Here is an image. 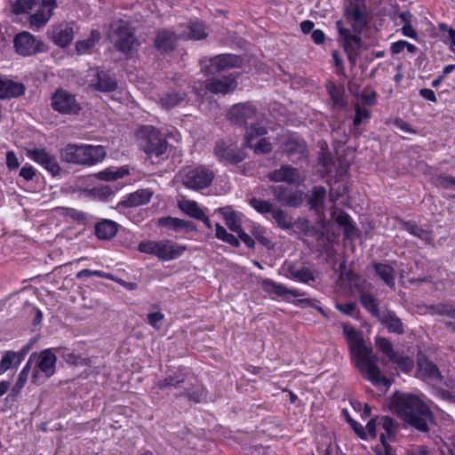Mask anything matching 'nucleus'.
<instances>
[{"label": "nucleus", "mask_w": 455, "mask_h": 455, "mask_svg": "<svg viewBox=\"0 0 455 455\" xmlns=\"http://www.w3.org/2000/svg\"><path fill=\"white\" fill-rule=\"evenodd\" d=\"M343 331L348 342L352 361L360 372L373 385L382 384L389 387L391 380L381 375L372 347L365 345L361 334L355 328L345 325Z\"/></svg>", "instance_id": "obj_1"}, {"label": "nucleus", "mask_w": 455, "mask_h": 455, "mask_svg": "<svg viewBox=\"0 0 455 455\" xmlns=\"http://www.w3.org/2000/svg\"><path fill=\"white\" fill-rule=\"evenodd\" d=\"M394 406L398 416L406 423L421 432L428 431L427 419L431 412L418 396L398 394L394 397Z\"/></svg>", "instance_id": "obj_2"}, {"label": "nucleus", "mask_w": 455, "mask_h": 455, "mask_svg": "<svg viewBox=\"0 0 455 455\" xmlns=\"http://www.w3.org/2000/svg\"><path fill=\"white\" fill-rule=\"evenodd\" d=\"M107 156L103 146L68 144L60 150V157L70 164L92 166L102 162Z\"/></svg>", "instance_id": "obj_3"}, {"label": "nucleus", "mask_w": 455, "mask_h": 455, "mask_svg": "<svg viewBox=\"0 0 455 455\" xmlns=\"http://www.w3.org/2000/svg\"><path fill=\"white\" fill-rule=\"evenodd\" d=\"M110 31L116 37L114 46L118 52L132 54L138 51L140 42L128 21L124 20L113 21L110 24Z\"/></svg>", "instance_id": "obj_4"}, {"label": "nucleus", "mask_w": 455, "mask_h": 455, "mask_svg": "<svg viewBox=\"0 0 455 455\" xmlns=\"http://www.w3.org/2000/svg\"><path fill=\"white\" fill-rule=\"evenodd\" d=\"M168 145L164 134L153 126H144L139 132V146L149 157L164 155Z\"/></svg>", "instance_id": "obj_5"}, {"label": "nucleus", "mask_w": 455, "mask_h": 455, "mask_svg": "<svg viewBox=\"0 0 455 455\" xmlns=\"http://www.w3.org/2000/svg\"><path fill=\"white\" fill-rule=\"evenodd\" d=\"M182 184L193 190H199L209 187L214 178L212 172L199 167H186L180 172Z\"/></svg>", "instance_id": "obj_6"}, {"label": "nucleus", "mask_w": 455, "mask_h": 455, "mask_svg": "<svg viewBox=\"0 0 455 455\" xmlns=\"http://www.w3.org/2000/svg\"><path fill=\"white\" fill-rule=\"evenodd\" d=\"M269 190L274 199L283 207L299 208L302 205L305 193L300 189H295L288 186H271Z\"/></svg>", "instance_id": "obj_7"}, {"label": "nucleus", "mask_w": 455, "mask_h": 455, "mask_svg": "<svg viewBox=\"0 0 455 455\" xmlns=\"http://www.w3.org/2000/svg\"><path fill=\"white\" fill-rule=\"evenodd\" d=\"M227 116L232 124L244 128L258 121L256 108L248 102L233 105Z\"/></svg>", "instance_id": "obj_8"}, {"label": "nucleus", "mask_w": 455, "mask_h": 455, "mask_svg": "<svg viewBox=\"0 0 455 455\" xmlns=\"http://www.w3.org/2000/svg\"><path fill=\"white\" fill-rule=\"evenodd\" d=\"M14 47L17 53L23 56L42 53L46 50V46L43 41L26 31L15 36Z\"/></svg>", "instance_id": "obj_9"}, {"label": "nucleus", "mask_w": 455, "mask_h": 455, "mask_svg": "<svg viewBox=\"0 0 455 455\" xmlns=\"http://www.w3.org/2000/svg\"><path fill=\"white\" fill-rule=\"evenodd\" d=\"M27 156L44 167L52 176H57L60 173L61 169L56 156L48 152L45 148H28Z\"/></svg>", "instance_id": "obj_10"}, {"label": "nucleus", "mask_w": 455, "mask_h": 455, "mask_svg": "<svg viewBox=\"0 0 455 455\" xmlns=\"http://www.w3.org/2000/svg\"><path fill=\"white\" fill-rule=\"evenodd\" d=\"M267 178L271 182L293 186H300L304 181L299 170L289 164H283L280 168L269 172Z\"/></svg>", "instance_id": "obj_11"}, {"label": "nucleus", "mask_w": 455, "mask_h": 455, "mask_svg": "<svg viewBox=\"0 0 455 455\" xmlns=\"http://www.w3.org/2000/svg\"><path fill=\"white\" fill-rule=\"evenodd\" d=\"M215 156L219 161L229 164H237L245 159V153L231 144L223 140H217L213 149Z\"/></svg>", "instance_id": "obj_12"}, {"label": "nucleus", "mask_w": 455, "mask_h": 455, "mask_svg": "<svg viewBox=\"0 0 455 455\" xmlns=\"http://www.w3.org/2000/svg\"><path fill=\"white\" fill-rule=\"evenodd\" d=\"M52 107L61 114L76 115L81 110L75 95L58 90L52 98Z\"/></svg>", "instance_id": "obj_13"}, {"label": "nucleus", "mask_w": 455, "mask_h": 455, "mask_svg": "<svg viewBox=\"0 0 455 455\" xmlns=\"http://www.w3.org/2000/svg\"><path fill=\"white\" fill-rule=\"evenodd\" d=\"M243 59H202L201 70L206 76L216 75L228 68H238Z\"/></svg>", "instance_id": "obj_14"}, {"label": "nucleus", "mask_w": 455, "mask_h": 455, "mask_svg": "<svg viewBox=\"0 0 455 455\" xmlns=\"http://www.w3.org/2000/svg\"><path fill=\"white\" fill-rule=\"evenodd\" d=\"M180 37V31L174 32L163 28L156 32L154 39V46L161 54H169L177 47Z\"/></svg>", "instance_id": "obj_15"}, {"label": "nucleus", "mask_w": 455, "mask_h": 455, "mask_svg": "<svg viewBox=\"0 0 455 455\" xmlns=\"http://www.w3.org/2000/svg\"><path fill=\"white\" fill-rule=\"evenodd\" d=\"M187 250L186 245L172 240H160L158 241L156 257L162 261H171L179 259Z\"/></svg>", "instance_id": "obj_16"}, {"label": "nucleus", "mask_w": 455, "mask_h": 455, "mask_svg": "<svg viewBox=\"0 0 455 455\" xmlns=\"http://www.w3.org/2000/svg\"><path fill=\"white\" fill-rule=\"evenodd\" d=\"M179 31L180 37L184 40H203L208 36L205 23L200 20H190L180 25Z\"/></svg>", "instance_id": "obj_17"}, {"label": "nucleus", "mask_w": 455, "mask_h": 455, "mask_svg": "<svg viewBox=\"0 0 455 455\" xmlns=\"http://www.w3.org/2000/svg\"><path fill=\"white\" fill-rule=\"evenodd\" d=\"M336 25L339 31V40L347 53V57H352V54L356 53L361 48L362 39L358 35H353L349 29L343 28L341 20H338Z\"/></svg>", "instance_id": "obj_18"}, {"label": "nucleus", "mask_w": 455, "mask_h": 455, "mask_svg": "<svg viewBox=\"0 0 455 455\" xmlns=\"http://www.w3.org/2000/svg\"><path fill=\"white\" fill-rule=\"evenodd\" d=\"M39 8L29 18L31 26L37 28L44 26L52 16L53 9L57 7L56 0H39Z\"/></svg>", "instance_id": "obj_19"}, {"label": "nucleus", "mask_w": 455, "mask_h": 455, "mask_svg": "<svg viewBox=\"0 0 455 455\" xmlns=\"http://www.w3.org/2000/svg\"><path fill=\"white\" fill-rule=\"evenodd\" d=\"M50 39L59 47L65 48L73 41L75 33L69 25H58L52 27L47 32Z\"/></svg>", "instance_id": "obj_20"}, {"label": "nucleus", "mask_w": 455, "mask_h": 455, "mask_svg": "<svg viewBox=\"0 0 455 455\" xmlns=\"http://www.w3.org/2000/svg\"><path fill=\"white\" fill-rule=\"evenodd\" d=\"M237 76L238 73H232L228 76H223L222 78H213L205 84V87L208 91L213 93L227 94L236 88Z\"/></svg>", "instance_id": "obj_21"}, {"label": "nucleus", "mask_w": 455, "mask_h": 455, "mask_svg": "<svg viewBox=\"0 0 455 455\" xmlns=\"http://www.w3.org/2000/svg\"><path fill=\"white\" fill-rule=\"evenodd\" d=\"M283 270L286 277L303 283L315 280L314 273L308 267H299L293 262L285 261L283 265Z\"/></svg>", "instance_id": "obj_22"}, {"label": "nucleus", "mask_w": 455, "mask_h": 455, "mask_svg": "<svg viewBox=\"0 0 455 455\" xmlns=\"http://www.w3.org/2000/svg\"><path fill=\"white\" fill-rule=\"evenodd\" d=\"M282 149L290 158L297 157L299 159L306 156L307 145L301 137L291 134L283 143Z\"/></svg>", "instance_id": "obj_23"}, {"label": "nucleus", "mask_w": 455, "mask_h": 455, "mask_svg": "<svg viewBox=\"0 0 455 455\" xmlns=\"http://www.w3.org/2000/svg\"><path fill=\"white\" fill-rule=\"evenodd\" d=\"M417 374L424 379L439 381L442 379L441 372L438 367L424 355L418 356Z\"/></svg>", "instance_id": "obj_24"}, {"label": "nucleus", "mask_w": 455, "mask_h": 455, "mask_svg": "<svg viewBox=\"0 0 455 455\" xmlns=\"http://www.w3.org/2000/svg\"><path fill=\"white\" fill-rule=\"evenodd\" d=\"M261 288L268 295H275L281 298H287L290 295L293 297L304 295V292H300L295 289H289L284 284L275 283L271 279H264L261 282Z\"/></svg>", "instance_id": "obj_25"}, {"label": "nucleus", "mask_w": 455, "mask_h": 455, "mask_svg": "<svg viewBox=\"0 0 455 455\" xmlns=\"http://www.w3.org/2000/svg\"><path fill=\"white\" fill-rule=\"evenodd\" d=\"M95 80H92V87L99 92H112L117 88V82L110 73L96 69Z\"/></svg>", "instance_id": "obj_26"}, {"label": "nucleus", "mask_w": 455, "mask_h": 455, "mask_svg": "<svg viewBox=\"0 0 455 455\" xmlns=\"http://www.w3.org/2000/svg\"><path fill=\"white\" fill-rule=\"evenodd\" d=\"M158 226L167 228L175 232H184L186 234L196 231V225L193 221L171 216L158 219Z\"/></svg>", "instance_id": "obj_27"}, {"label": "nucleus", "mask_w": 455, "mask_h": 455, "mask_svg": "<svg viewBox=\"0 0 455 455\" xmlns=\"http://www.w3.org/2000/svg\"><path fill=\"white\" fill-rule=\"evenodd\" d=\"M153 196V192L148 188L138 189L133 193L127 195L119 205L129 208L137 207L148 204Z\"/></svg>", "instance_id": "obj_28"}, {"label": "nucleus", "mask_w": 455, "mask_h": 455, "mask_svg": "<svg viewBox=\"0 0 455 455\" xmlns=\"http://www.w3.org/2000/svg\"><path fill=\"white\" fill-rule=\"evenodd\" d=\"M25 86L21 83L0 77V99H12L23 95Z\"/></svg>", "instance_id": "obj_29"}, {"label": "nucleus", "mask_w": 455, "mask_h": 455, "mask_svg": "<svg viewBox=\"0 0 455 455\" xmlns=\"http://www.w3.org/2000/svg\"><path fill=\"white\" fill-rule=\"evenodd\" d=\"M378 320L384 325L389 332L403 334L404 332L402 320L393 311H382Z\"/></svg>", "instance_id": "obj_30"}, {"label": "nucleus", "mask_w": 455, "mask_h": 455, "mask_svg": "<svg viewBox=\"0 0 455 455\" xmlns=\"http://www.w3.org/2000/svg\"><path fill=\"white\" fill-rule=\"evenodd\" d=\"M311 195L307 200L309 209L316 214H320L324 210V202L326 198V189L323 186H314L311 188Z\"/></svg>", "instance_id": "obj_31"}, {"label": "nucleus", "mask_w": 455, "mask_h": 455, "mask_svg": "<svg viewBox=\"0 0 455 455\" xmlns=\"http://www.w3.org/2000/svg\"><path fill=\"white\" fill-rule=\"evenodd\" d=\"M56 363V355L51 351V349H45L39 355L37 367L46 377L49 378L55 373Z\"/></svg>", "instance_id": "obj_32"}, {"label": "nucleus", "mask_w": 455, "mask_h": 455, "mask_svg": "<svg viewBox=\"0 0 455 455\" xmlns=\"http://www.w3.org/2000/svg\"><path fill=\"white\" fill-rule=\"evenodd\" d=\"M101 33L98 29H92L86 39L78 40L76 43V52L77 54H92V49L101 40Z\"/></svg>", "instance_id": "obj_33"}, {"label": "nucleus", "mask_w": 455, "mask_h": 455, "mask_svg": "<svg viewBox=\"0 0 455 455\" xmlns=\"http://www.w3.org/2000/svg\"><path fill=\"white\" fill-rule=\"evenodd\" d=\"M365 9L366 7L364 4H359L357 3L350 2L349 5L345 10V15L348 20L354 21L359 25L361 29L367 23Z\"/></svg>", "instance_id": "obj_34"}, {"label": "nucleus", "mask_w": 455, "mask_h": 455, "mask_svg": "<svg viewBox=\"0 0 455 455\" xmlns=\"http://www.w3.org/2000/svg\"><path fill=\"white\" fill-rule=\"evenodd\" d=\"M176 399L186 398L188 402L201 403L206 401L207 391L203 386H196L193 388L185 387L184 390L174 394Z\"/></svg>", "instance_id": "obj_35"}, {"label": "nucleus", "mask_w": 455, "mask_h": 455, "mask_svg": "<svg viewBox=\"0 0 455 455\" xmlns=\"http://www.w3.org/2000/svg\"><path fill=\"white\" fill-rule=\"evenodd\" d=\"M118 230V225L110 220H102L95 225V235L100 240H110Z\"/></svg>", "instance_id": "obj_36"}, {"label": "nucleus", "mask_w": 455, "mask_h": 455, "mask_svg": "<svg viewBox=\"0 0 455 455\" xmlns=\"http://www.w3.org/2000/svg\"><path fill=\"white\" fill-rule=\"evenodd\" d=\"M403 227L408 233L428 244L432 243L434 241L432 232L430 230L424 229L414 221H405L403 223Z\"/></svg>", "instance_id": "obj_37"}, {"label": "nucleus", "mask_w": 455, "mask_h": 455, "mask_svg": "<svg viewBox=\"0 0 455 455\" xmlns=\"http://www.w3.org/2000/svg\"><path fill=\"white\" fill-rule=\"evenodd\" d=\"M185 92H168L164 94L159 100L161 107L166 110L172 109L180 105L186 99Z\"/></svg>", "instance_id": "obj_38"}, {"label": "nucleus", "mask_w": 455, "mask_h": 455, "mask_svg": "<svg viewBox=\"0 0 455 455\" xmlns=\"http://www.w3.org/2000/svg\"><path fill=\"white\" fill-rule=\"evenodd\" d=\"M219 212L223 216L226 225L231 231L237 234L243 229L240 217L236 212L233 211L230 207L220 208Z\"/></svg>", "instance_id": "obj_39"}, {"label": "nucleus", "mask_w": 455, "mask_h": 455, "mask_svg": "<svg viewBox=\"0 0 455 455\" xmlns=\"http://www.w3.org/2000/svg\"><path fill=\"white\" fill-rule=\"evenodd\" d=\"M356 59H334L336 73L348 78L355 75Z\"/></svg>", "instance_id": "obj_40"}, {"label": "nucleus", "mask_w": 455, "mask_h": 455, "mask_svg": "<svg viewBox=\"0 0 455 455\" xmlns=\"http://www.w3.org/2000/svg\"><path fill=\"white\" fill-rule=\"evenodd\" d=\"M373 268L378 276L389 287H394L395 283V270L387 264L376 262L373 264Z\"/></svg>", "instance_id": "obj_41"}, {"label": "nucleus", "mask_w": 455, "mask_h": 455, "mask_svg": "<svg viewBox=\"0 0 455 455\" xmlns=\"http://www.w3.org/2000/svg\"><path fill=\"white\" fill-rule=\"evenodd\" d=\"M271 215L278 228L283 230L291 229L293 228L292 218L280 206L275 205Z\"/></svg>", "instance_id": "obj_42"}, {"label": "nucleus", "mask_w": 455, "mask_h": 455, "mask_svg": "<svg viewBox=\"0 0 455 455\" xmlns=\"http://www.w3.org/2000/svg\"><path fill=\"white\" fill-rule=\"evenodd\" d=\"M178 206L181 212L190 218L197 220L204 216V211L199 207L196 201L182 200L178 203Z\"/></svg>", "instance_id": "obj_43"}, {"label": "nucleus", "mask_w": 455, "mask_h": 455, "mask_svg": "<svg viewBox=\"0 0 455 455\" xmlns=\"http://www.w3.org/2000/svg\"><path fill=\"white\" fill-rule=\"evenodd\" d=\"M33 355H31L26 365L20 372L16 383L11 389L10 396H17L20 393L21 389L24 387L25 384L27 383L28 377L31 369V359Z\"/></svg>", "instance_id": "obj_44"}, {"label": "nucleus", "mask_w": 455, "mask_h": 455, "mask_svg": "<svg viewBox=\"0 0 455 455\" xmlns=\"http://www.w3.org/2000/svg\"><path fill=\"white\" fill-rule=\"evenodd\" d=\"M267 132V129L263 126L253 123L246 128V133L244 135V146L246 148H252V143L255 139L263 137Z\"/></svg>", "instance_id": "obj_45"}, {"label": "nucleus", "mask_w": 455, "mask_h": 455, "mask_svg": "<svg viewBox=\"0 0 455 455\" xmlns=\"http://www.w3.org/2000/svg\"><path fill=\"white\" fill-rule=\"evenodd\" d=\"M360 301L362 305L375 317H379L381 315V311L379 308L377 299L369 292H362L360 294Z\"/></svg>", "instance_id": "obj_46"}, {"label": "nucleus", "mask_w": 455, "mask_h": 455, "mask_svg": "<svg viewBox=\"0 0 455 455\" xmlns=\"http://www.w3.org/2000/svg\"><path fill=\"white\" fill-rule=\"evenodd\" d=\"M185 382V379L180 374L168 375L164 379L159 380L156 384L161 390L166 388L180 389L181 384Z\"/></svg>", "instance_id": "obj_47"}, {"label": "nucleus", "mask_w": 455, "mask_h": 455, "mask_svg": "<svg viewBox=\"0 0 455 455\" xmlns=\"http://www.w3.org/2000/svg\"><path fill=\"white\" fill-rule=\"evenodd\" d=\"M126 174H128V170L127 169H124V168H108V169H105L101 172H99L97 174H96V177L99 179V180H106V181H112V180H116L120 178H123L124 176H125Z\"/></svg>", "instance_id": "obj_48"}, {"label": "nucleus", "mask_w": 455, "mask_h": 455, "mask_svg": "<svg viewBox=\"0 0 455 455\" xmlns=\"http://www.w3.org/2000/svg\"><path fill=\"white\" fill-rule=\"evenodd\" d=\"M431 314L447 316L455 321V307L447 303L433 304L428 307Z\"/></svg>", "instance_id": "obj_49"}, {"label": "nucleus", "mask_w": 455, "mask_h": 455, "mask_svg": "<svg viewBox=\"0 0 455 455\" xmlns=\"http://www.w3.org/2000/svg\"><path fill=\"white\" fill-rule=\"evenodd\" d=\"M326 87L333 104L338 107H345L346 101L343 97L344 89L342 87H338L331 82H328Z\"/></svg>", "instance_id": "obj_50"}, {"label": "nucleus", "mask_w": 455, "mask_h": 455, "mask_svg": "<svg viewBox=\"0 0 455 455\" xmlns=\"http://www.w3.org/2000/svg\"><path fill=\"white\" fill-rule=\"evenodd\" d=\"M215 236L218 239L232 245L233 247L240 246V242L238 238L235 237L234 235L228 233L225 228L219 223L215 225Z\"/></svg>", "instance_id": "obj_51"}, {"label": "nucleus", "mask_w": 455, "mask_h": 455, "mask_svg": "<svg viewBox=\"0 0 455 455\" xmlns=\"http://www.w3.org/2000/svg\"><path fill=\"white\" fill-rule=\"evenodd\" d=\"M249 204L256 212L261 214L272 213L275 207L273 203L257 197H251Z\"/></svg>", "instance_id": "obj_52"}, {"label": "nucleus", "mask_w": 455, "mask_h": 455, "mask_svg": "<svg viewBox=\"0 0 455 455\" xmlns=\"http://www.w3.org/2000/svg\"><path fill=\"white\" fill-rule=\"evenodd\" d=\"M393 363H395L397 367L403 372L409 373L414 367V361L408 355H403L396 353L393 359L390 360Z\"/></svg>", "instance_id": "obj_53"}, {"label": "nucleus", "mask_w": 455, "mask_h": 455, "mask_svg": "<svg viewBox=\"0 0 455 455\" xmlns=\"http://www.w3.org/2000/svg\"><path fill=\"white\" fill-rule=\"evenodd\" d=\"M37 3L39 0H15L12 4V12L17 15L28 12Z\"/></svg>", "instance_id": "obj_54"}, {"label": "nucleus", "mask_w": 455, "mask_h": 455, "mask_svg": "<svg viewBox=\"0 0 455 455\" xmlns=\"http://www.w3.org/2000/svg\"><path fill=\"white\" fill-rule=\"evenodd\" d=\"M375 345L379 351L387 355L389 361L393 359L397 353L394 350L392 343L384 337H377L375 339Z\"/></svg>", "instance_id": "obj_55"}, {"label": "nucleus", "mask_w": 455, "mask_h": 455, "mask_svg": "<svg viewBox=\"0 0 455 455\" xmlns=\"http://www.w3.org/2000/svg\"><path fill=\"white\" fill-rule=\"evenodd\" d=\"M336 222L344 228L346 235H349L355 231V227L351 217L347 212H340L336 217Z\"/></svg>", "instance_id": "obj_56"}, {"label": "nucleus", "mask_w": 455, "mask_h": 455, "mask_svg": "<svg viewBox=\"0 0 455 455\" xmlns=\"http://www.w3.org/2000/svg\"><path fill=\"white\" fill-rule=\"evenodd\" d=\"M17 355L14 351H7L4 354L0 361V375L6 372L12 366H15Z\"/></svg>", "instance_id": "obj_57"}, {"label": "nucleus", "mask_w": 455, "mask_h": 455, "mask_svg": "<svg viewBox=\"0 0 455 455\" xmlns=\"http://www.w3.org/2000/svg\"><path fill=\"white\" fill-rule=\"evenodd\" d=\"M355 115L353 120L355 126H359L363 122H367L371 116V111L359 104L355 106Z\"/></svg>", "instance_id": "obj_58"}, {"label": "nucleus", "mask_w": 455, "mask_h": 455, "mask_svg": "<svg viewBox=\"0 0 455 455\" xmlns=\"http://www.w3.org/2000/svg\"><path fill=\"white\" fill-rule=\"evenodd\" d=\"M63 214L71 218L77 223L85 224L87 221V214L84 212L78 211L74 208H63Z\"/></svg>", "instance_id": "obj_59"}, {"label": "nucleus", "mask_w": 455, "mask_h": 455, "mask_svg": "<svg viewBox=\"0 0 455 455\" xmlns=\"http://www.w3.org/2000/svg\"><path fill=\"white\" fill-rule=\"evenodd\" d=\"M158 241H142L138 245V251L156 257Z\"/></svg>", "instance_id": "obj_60"}, {"label": "nucleus", "mask_w": 455, "mask_h": 455, "mask_svg": "<svg viewBox=\"0 0 455 455\" xmlns=\"http://www.w3.org/2000/svg\"><path fill=\"white\" fill-rule=\"evenodd\" d=\"M435 185L444 189H450L455 186V177L444 173L439 174L435 178Z\"/></svg>", "instance_id": "obj_61"}, {"label": "nucleus", "mask_w": 455, "mask_h": 455, "mask_svg": "<svg viewBox=\"0 0 455 455\" xmlns=\"http://www.w3.org/2000/svg\"><path fill=\"white\" fill-rule=\"evenodd\" d=\"M344 413L346 414V419H347V423L351 426V427L353 428V430L355 431V433L362 439V440H366L367 439V434L364 430V427L360 424L358 423L357 421H355V419H353L348 412L345 410L344 411Z\"/></svg>", "instance_id": "obj_62"}, {"label": "nucleus", "mask_w": 455, "mask_h": 455, "mask_svg": "<svg viewBox=\"0 0 455 455\" xmlns=\"http://www.w3.org/2000/svg\"><path fill=\"white\" fill-rule=\"evenodd\" d=\"M379 424L382 426L386 433L391 437L395 434V421L388 416H383L379 419Z\"/></svg>", "instance_id": "obj_63"}, {"label": "nucleus", "mask_w": 455, "mask_h": 455, "mask_svg": "<svg viewBox=\"0 0 455 455\" xmlns=\"http://www.w3.org/2000/svg\"><path fill=\"white\" fill-rule=\"evenodd\" d=\"M251 148L256 154H267L272 150V144L266 138H260L257 143H252Z\"/></svg>", "instance_id": "obj_64"}]
</instances>
